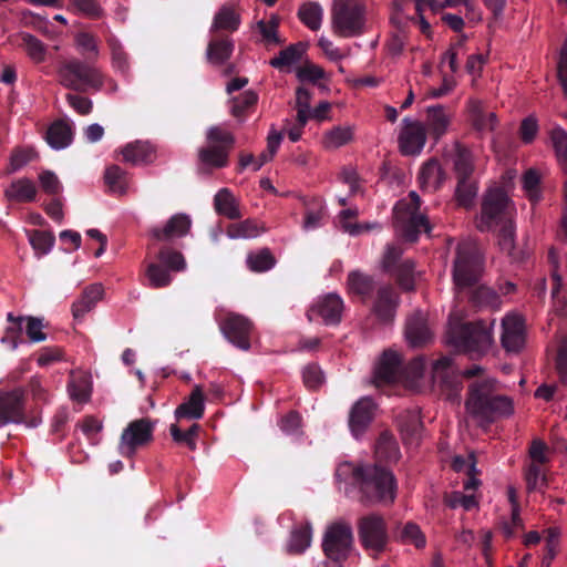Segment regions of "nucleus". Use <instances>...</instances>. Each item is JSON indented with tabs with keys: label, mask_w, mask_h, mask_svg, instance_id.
<instances>
[{
	"label": "nucleus",
	"mask_w": 567,
	"mask_h": 567,
	"mask_svg": "<svg viewBox=\"0 0 567 567\" xmlns=\"http://www.w3.org/2000/svg\"><path fill=\"white\" fill-rule=\"evenodd\" d=\"M336 477L358 489V499L364 506L391 504L395 498L396 481L393 473L379 463L355 465L341 463Z\"/></svg>",
	"instance_id": "nucleus-1"
},
{
	"label": "nucleus",
	"mask_w": 567,
	"mask_h": 567,
	"mask_svg": "<svg viewBox=\"0 0 567 567\" xmlns=\"http://www.w3.org/2000/svg\"><path fill=\"white\" fill-rule=\"evenodd\" d=\"M497 384L495 378L484 377L467 385L466 412L478 426L487 427L497 417L511 416L514 413L512 398L494 395Z\"/></svg>",
	"instance_id": "nucleus-2"
},
{
	"label": "nucleus",
	"mask_w": 567,
	"mask_h": 567,
	"mask_svg": "<svg viewBox=\"0 0 567 567\" xmlns=\"http://www.w3.org/2000/svg\"><path fill=\"white\" fill-rule=\"evenodd\" d=\"M443 343L450 349L449 354H441L432 363V378L440 382L449 400L458 402L461 375L454 357L461 353V310L457 306L451 310L443 336Z\"/></svg>",
	"instance_id": "nucleus-3"
},
{
	"label": "nucleus",
	"mask_w": 567,
	"mask_h": 567,
	"mask_svg": "<svg viewBox=\"0 0 567 567\" xmlns=\"http://www.w3.org/2000/svg\"><path fill=\"white\" fill-rule=\"evenodd\" d=\"M453 169L456 177L454 203L461 207V142L456 141L454 151L444 154L443 162L429 159L420 169L417 182L423 190H436L447 178V171Z\"/></svg>",
	"instance_id": "nucleus-4"
},
{
	"label": "nucleus",
	"mask_w": 567,
	"mask_h": 567,
	"mask_svg": "<svg viewBox=\"0 0 567 567\" xmlns=\"http://www.w3.org/2000/svg\"><path fill=\"white\" fill-rule=\"evenodd\" d=\"M426 369V360L423 355H419L411 360L403 368L400 355L392 350H385L374 369V383L377 386L393 384L402 378L420 379Z\"/></svg>",
	"instance_id": "nucleus-5"
},
{
	"label": "nucleus",
	"mask_w": 567,
	"mask_h": 567,
	"mask_svg": "<svg viewBox=\"0 0 567 567\" xmlns=\"http://www.w3.org/2000/svg\"><path fill=\"white\" fill-rule=\"evenodd\" d=\"M331 27L341 38L359 37L365 31V6L359 0H333Z\"/></svg>",
	"instance_id": "nucleus-6"
},
{
	"label": "nucleus",
	"mask_w": 567,
	"mask_h": 567,
	"mask_svg": "<svg viewBox=\"0 0 567 567\" xmlns=\"http://www.w3.org/2000/svg\"><path fill=\"white\" fill-rule=\"evenodd\" d=\"M206 141L207 145L198 150L199 162L209 167H226L236 142L234 134L221 126H212Z\"/></svg>",
	"instance_id": "nucleus-7"
},
{
	"label": "nucleus",
	"mask_w": 567,
	"mask_h": 567,
	"mask_svg": "<svg viewBox=\"0 0 567 567\" xmlns=\"http://www.w3.org/2000/svg\"><path fill=\"white\" fill-rule=\"evenodd\" d=\"M59 74L61 83L74 91L99 90L103 85V76L99 69L78 59L65 61L61 65Z\"/></svg>",
	"instance_id": "nucleus-8"
},
{
	"label": "nucleus",
	"mask_w": 567,
	"mask_h": 567,
	"mask_svg": "<svg viewBox=\"0 0 567 567\" xmlns=\"http://www.w3.org/2000/svg\"><path fill=\"white\" fill-rule=\"evenodd\" d=\"M157 262H150L145 269L148 287L153 289L165 288L171 285L173 271L184 270L186 262L184 256L167 246L162 247L156 255Z\"/></svg>",
	"instance_id": "nucleus-9"
},
{
	"label": "nucleus",
	"mask_w": 567,
	"mask_h": 567,
	"mask_svg": "<svg viewBox=\"0 0 567 567\" xmlns=\"http://www.w3.org/2000/svg\"><path fill=\"white\" fill-rule=\"evenodd\" d=\"M494 320L483 319L463 322V354L471 359H481L491 350Z\"/></svg>",
	"instance_id": "nucleus-10"
},
{
	"label": "nucleus",
	"mask_w": 567,
	"mask_h": 567,
	"mask_svg": "<svg viewBox=\"0 0 567 567\" xmlns=\"http://www.w3.org/2000/svg\"><path fill=\"white\" fill-rule=\"evenodd\" d=\"M25 390L21 386L11 391H0V426L13 423L37 427L41 423L38 416L25 414Z\"/></svg>",
	"instance_id": "nucleus-11"
},
{
	"label": "nucleus",
	"mask_w": 567,
	"mask_h": 567,
	"mask_svg": "<svg viewBox=\"0 0 567 567\" xmlns=\"http://www.w3.org/2000/svg\"><path fill=\"white\" fill-rule=\"evenodd\" d=\"M353 544V533L349 524L337 522L328 526L323 540L322 550L332 566L341 565L349 557Z\"/></svg>",
	"instance_id": "nucleus-12"
},
{
	"label": "nucleus",
	"mask_w": 567,
	"mask_h": 567,
	"mask_svg": "<svg viewBox=\"0 0 567 567\" xmlns=\"http://www.w3.org/2000/svg\"><path fill=\"white\" fill-rule=\"evenodd\" d=\"M358 536L365 550L375 558L384 551L389 543V534L384 518L378 514H369L358 522Z\"/></svg>",
	"instance_id": "nucleus-13"
},
{
	"label": "nucleus",
	"mask_w": 567,
	"mask_h": 567,
	"mask_svg": "<svg viewBox=\"0 0 567 567\" xmlns=\"http://www.w3.org/2000/svg\"><path fill=\"white\" fill-rule=\"evenodd\" d=\"M155 423L150 417L131 421L121 434L118 453L124 457L132 458L140 447L153 441Z\"/></svg>",
	"instance_id": "nucleus-14"
},
{
	"label": "nucleus",
	"mask_w": 567,
	"mask_h": 567,
	"mask_svg": "<svg viewBox=\"0 0 567 567\" xmlns=\"http://www.w3.org/2000/svg\"><path fill=\"white\" fill-rule=\"evenodd\" d=\"M511 199L503 188H489L483 197L481 215L475 219V226L480 231H488L494 223L504 221L503 214Z\"/></svg>",
	"instance_id": "nucleus-15"
},
{
	"label": "nucleus",
	"mask_w": 567,
	"mask_h": 567,
	"mask_svg": "<svg viewBox=\"0 0 567 567\" xmlns=\"http://www.w3.org/2000/svg\"><path fill=\"white\" fill-rule=\"evenodd\" d=\"M252 329V322L238 313H228L220 323V330L225 338L244 351L250 349Z\"/></svg>",
	"instance_id": "nucleus-16"
},
{
	"label": "nucleus",
	"mask_w": 567,
	"mask_h": 567,
	"mask_svg": "<svg viewBox=\"0 0 567 567\" xmlns=\"http://www.w3.org/2000/svg\"><path fill=\"white\" fill-rule=\"evenodd\" d=\"M485 271V254L475 239L463 244V287L477 284Z\"/></svg>",
	"instance_id": "nucleus-17"
},
{
	"label": "nucleus",
	"mask_w": 567,
	"mask_h": 567,
	"mask_svg": "<svg viewBox=\"0 0 567 567\" xmlns=\"http://www.w3.org/2000/svg\"><path fill=\"white\" fill-rule=\"evenodd\" d=\"M461 49V34H457L447 51L443 54L440 62V72L442 74V85L433 89L430 93L432 97H441L450 93L456 85L454 74L458 70V52Z\"/></svg>",
	"instance_id": "nucleus-18"
},
{
	"label": "nucleus",
	"mask_w": 567,
	"mask_h": 567,
	"mask_svg": "<svg viewBox=\"0 0 567 567\" xmlns=\"http://www.w3.org/2000/svg\"><path fill=\"white\" fill-rule=\"evenodd\" d=\"M399 148L404 156L419 155L426 142V128L423 123L412 121L409 117L402 120V128L399 134Z\"/></svg>",
	"instance_id": "nucleus-19"
},
{
	"label": "nucleus",
	"mask_w": 567,
	"mask_h": 567,
	"mask_svg": "<svg viewBox=\"0 0 567 567\" xmlns=\"http://www.w3.org/2000/svg\"><path fill=\"white\" fill-rule=\"evenodd\" d=\"M405 339L412 348H423L432 343L434 332L431 329L425 313L415 311L408 317L404 330Z\"/></svg>",
	"instance_id": "nucleus-20"
},
{
	"label": "nucleus",
	"mask_w": 567,
	"mask_h": 567,
	"mask_svg": "<svg viewBox=\"0 0 567 567\" xmlns=\"http://www.w3.org/2000/svg\"><path fill=\"white\" fill-rule=\"evenodd\" d=\"M502 346L507 352L519 353L526 343L525 320L522 316L509 315L502 321Z\"/></svg>",
	"instance_id": "nucleus-21"
},
{
	"label": "nucleus",
	"mask_w": 567,
	"mask_h": 567,
	"mask_svg": "<svg viewBox=\"0 0 567 567\" xmlns=\"http://www.w3.org/2000/svg\"><path fill=\"white\" fill-rule=\"evenodd\" d=\"M466 122L481 137L484 131L494 132L498 123L496 113L486 112L484 102L480 99H470L466 104Z\"/></svg>",
	"instance_id": "nucleus-22"
},
{
	"label": "nucleus",
	"mask_w": 567,
	"mask_h": 567,
	"mask_svg": "<svg viewBox=\"0 0 567 567\" xmlns=\"http://www.w3.org/2000/svg\"><path fill=\"white\" fill-rule=\"evenodd\" d=\"M399 305V293L391 285H383L377 290V296L372 303V312L380 322L391 323L394 320Z\"/></svg>",
	"instance_id": "nucleus-23"
},
{
	"label": "nucleus",
	"mask_w": 567,
	"mask_h": 567,
	"mask_svg": "<svg viewBox=\"0 0 567 567\" xmlns=\"http://www.w3.org/2000/svg\"><path fill=\"white\" fill-rule=\"evenodd\" d=\"M344 305L342 298L334 292L328 293L310 308L308 311L309 320L316 315L322 319L327 326H336L341 321Z\"/></svg>",
	"instance_id": "nucleus-24"
},
{
	"label": "nucleus",
	"mask_w": 567,
	"mask_h": 567,
	"mask_svg": "<svg viewBox=\"0 0 567 567\" xmlns=\"http://www.w3.org/2000/svg\"><path fill=\"white\" fill-rule=\"evenodd\" d=\"M375 404L370 398H361L350 410L349 429L355 439H360L374 417Z\"/></svg>",
	"instance_id": "nucleus-25"
},
{
	"label": "nucleus",
	"mask_w": 567,
	"mask_h": 567,
	"mask_svg": "<svg viewBox=\"0 0 567 567\" xmlns=\"http://www.w3.org/2000/svg\"><path fill=\"white\" fill-rule=\"evenodd\" d=\"M192 219L186 214L173 215L163 227L155 226L150 229V237L155 241H171L189 233Z\"/></svg>",
	"instance_id": "nucleus-26"
},
{
	"label": "nucleus",
	"mask_w": 567,
	"mask_h": 567,
	"mask_svg": "<svg viewBox=\"0 0 567 567\" xmlns=\"http://www.w3.org/2000/svg\"><path fill=\"white\" fill-rule=\"evenodd\" d=\"M347 289L350 295L359 297L362 302H367L375 289V282L372 276L361 270H352L348 274Z\"/></svg>",
	"instance_id": "nucleus-27"
},
{
	"label": "nucleus",
	"mask_w": 567,
	"mask_h": 567,
	"mask_svg": "<svg viewBox=\"0 0 567 567\" xmlns=\"http://www.w3.org/2000/svg\"><path fill=\"white\" fill-rule=\"evenodd\" d=\"M396 424L404 441L413 443L420 436L422 422L417 409H406L398 413Z\"/></svg>",
	"instance_id": "nucleus-28"
},
{
	"label": "nucleus",
	"mask_w": 567,
	"mask_h": 567,
	"mask_svg": "<svg viewBox=\"0 0 567 567\" xmlns=\"http://www.w3.org/2000/svg\"><path fill=\"white\" fill-rule=\"evenodd\" d=\"M405 217L398 216V227L402 237L410 243L416 241L422 231H429L430 225L427 217L423 214H404Z\"/></svg>",
	"instance_id": "nucleus-29"
},
{
	"label": "nucleus",
	"mask_w": 567,
	"mask_h": 567,
	"mask_svg": "<svg viewBox=\"0 0 567 567\" xmlns=\"http://www.w3.org/2000/svg\"><path fill=\"white\" fill-rule=\"evenodd\" d=\"M103 293L104 289L101 284H92L87 286L83 290L81 297L72 305V315L74 319H83V317L95 307L96 302L102 299Z\"/></svg>",
	"instance_id": "nucleus-30"
},
{
	"label": "nucleus",
	"mask_w": 567,
	"mask_h": 567,
	"mask_svg": "<svg viewBox=\"0 0 567 567\" xmlns=\"http://www.w3.org/2000/svg\"><path fill=\"white\" fill-rule=\"evenodd\" d=\"M235 44L227 35H214L207 45V60L212 64L221 65L228 61L234 52Z\"/></svg>",
	"instance_id": "nucleus-31"
},
{
	"label": "nucleus",
	"mask_w": 567,
	"mask_h": 567,
	"mask_svg": "<svg viewBox=\"0 0 567 567\" xmlns=\"http://www.w3.org/2000/svg\"><path fill=\"white\" fill-rule=\"evenodd\" d=\"M205 411L204 393L199 385H195L187 401L182 403L175 410V417L181 419H202Z\"/></svg>",
	"instance_id": "nucleus-32"
},
{
	"label": "nucleus",
	"mask_w": 567,
	"mask_h": 567,
	"mask_svg": "<svg viewBox=\"0 0 567 567\" xmlns=\"http://www.w3.org/2000/svg\"><path fill=\"white\" fill-rule=\"evenodd\" d=\"M498 245L503 251L507 252L513 261H522L525 258L524 250L516 248L515 227L513 220L509 218L504 219L498 231Z\"/></svg>",
	"instance_id": "nucleus-33"
},
{
	"label": "nucleus",
	"mask_w": 567,
	"mask_h": 567,
	"mask_svg": "<svg viewBox=\"0 0 567 567\" xmlns=\"http://www.w3.org/2000/svg\"><path fill=\"white\" fill-rule=\"evenodd\" d=\"M426 124L435 140L443 136L451 123V114L443 105L429 106L426 110Z\"/></svg>",
	"instance_id": "nucleus-34"
},
{
	"label": "nucleus",
	"mask_w": 567,
	"mask_h": 567,
	"mask_svg": "<svg viewBox=\"0 0 567 567\" xmlns=\"http://www.w3.org/2000/svg\"><path fill=\"white\" fill-rule=\"evenodd\" d=\"M401 290L409 292L415 290V264L412 259H404L399 266L389 271Z\"/></svg>",
	"instance_id": "nucleus-35"
},
{
	"label": "nucleus",
	"mask_w": 567,
	"mask_h": 567,
	"mask_svg": "<svg viewBox=\"0 0 567 567\" xmlns=\"http://www.w3.org/2000/svg\"><path fill=\"white\" fill-rule=\"evenodd\" d=\"M265 231L264 224L258 223L256 219L247 218L239 223L229 224L226 235L231 239H250L258 237Z\"/></svg>",
	"instance_id": "nucleus-36"
},
{
	"label": "nucleus",
	"mask_w": 567,
	"mask_h": 567,
	"mask_svg": "<svg viewBox=\"0 0 567 567\" xmlns=\"http://www.w3.org/2000/svg\"><path fill=\"white\" fill-rule=\"evenodd\" d=\"M45 140L54 150H62L72 142L71 126L63 121L53 122L47 130Z\"/></svg>",
	"instance_id": "nucleus-37"
},
{
	"label": "nucleus",
	"mask_w": 567,
	"mask_h": 567,
	"mask_svg": "<svg viewBox=\"0 0 567 567\" xmlns=\"http://www.w3.org/2000/svg\"><path fill=\"white\" fill-rule=\"evenodd\" d=\"M214 207L217 214L229 219L241 218L239 205L228 188H221L214 197Z\"/></svg>",
	"instance_id": "nucleus-38"
},
{
	"label": "nucleus",
	"mask_w": 567,
	"mask_h": 567,
	"mask_svg": "<svg viewBox=\"0 0 567 567\" xmlns=\"http://www.w3.org/2000/svg\"><path fill=\"white\" fill-rule=\"evenodd\" d=\"M375 455L379 462L392 463L400 458V449L395 437L382 432L375 443Z\"/></svg>",
	"instance_id": "nucleus-39"
},
{
	"label": "nucleus",
	"mask_w": 567,
	"mask_h": 567,
	"mask_svg": "<svg viewBox=\"0 0 567 567\" xmlns=\"http://www.w3.org/2000/svg\"><path fill=\"white\" fill-rule=\"evenodd\" d=\"M306 52V45L302 42L290 44L286 49L281 50L277 56L269 61V64L279 70L284 71L291 65L298 63Z\"/></svg>",
	"instance_id": "nucleus-40"
},
{
	"label": "nucleus",
	"mask_w": 567,
	"mask_h": 567,
	"mask_svg": "<svg viewBox=\"0 0 567 567\" xmlns=\"http://www.w3.org/2000/svg\"><path fill=\"white\" fill-rule=\"evenodd\" d=\"M6 195L10 200L29 203L34 200L37 187L31 179L24 177L12 182Z\"/></svg>",
	"instance_id": "nucleus-41"
},
{
	"label": "nucleus",
	"mask_w": 567,
	"mask_h": 567,
	"mask_svg": "<svg viewBox=\"0 0 567 567\" xmlns=\"http://www.w3.org/2000/svg\"><path fill=\"white\" fill-rule=\"evenodd\" d=\"M104 183L110 193L124 195L128 185V173L117 165H111L105 169Z\"/></svg>",
	"instance_id": "nucleus-42"
},
{
	"label": "nucleus",
	"mask_w": 567,
	"mask_h": 567,
	"mask_svg": "<svg viewBox=\"0 0 567 567\" xmlns=\"http://www.w3.org/2000/svg\"><path fill=\"white\" fill-rule=\"evenodd\" d=\"M467 300L475 309L483 307H497L499 303L498 295L485 285L472 288L467 292Z\"/></svg>",
	"instance_id": "nucleus-43"
},
{
	"label": "nucleus",
	"mask_w": 567,
	"mask_h": 567,
	"mask_svg": "<svg viewBox=\"0 0 567 567\" xmlns=\"http://www.w3.org/2000/svg\"><path fill=\"white\" fill-rule=\"evenodd\" d=\"M298 18L310 30L317 31L322 23L323 9L316 1L305 2L298 10Z\"/></svg>",
	"instance_id": "nucleus-44"
},
{
	"label": "nucleus",
	"mask_w": 567,
	"mask_h": 567,
	"mask_svg": "<svg viewBox=\"0 0 567 567\" xmlns=\"http://www.w3.org/2000/svg\"><path fill=\"white\" fill-rule=\"evenodd\" d=\"M240 17L230 7L224 6L219 9V11L215 14L210 32H217L219 30H225L229 32H234L239 28Z\"/></svg>",
	"instance_id": "nucleus-45"
},
{
	"label": "nucleus",
	"mask_w": 567,
	"mask_h": 567,
	"mask_svg": "<svg viewBox=\"0 0 567 567\" xmlns=\"http://www.w3.org/2000/svg\"><path fill=\"white\" fill-rule=\"evenodd\" d=\"M123 159L132 165L147 163L152 159L153 151L147 143L140 141L128 143L122 150Z\"/></svg>",
	"instance_id": "nucleus-46"
},
{
	"label": "nucleus",
	"mask_w": 567,
	"mask_h": 567,
	"mask_svg": "<svg viewBox=\"0 0 567 567\" xmlns=\"http://www.w3.org/2000/svg\"><path fill=\"white\" fill-rule=\"evenodd\" d=\"M354 127L353 126H334L326 132L323 136V144L327 148H339L353 141Z\"/></svg>",
	"instance_id": "nucleus-47"
},
{
	"label": "nucleus",
	"mask_w": 567,
	"mask_h": 567,
	"mask_svg": "<svg viewBox=\"0 0 567 567\" xmlns=\"http://www.w3.org/2000/svg\"><path fill=\"white\" fill-rule=\"evenodd\" d=\"M19 38L21 39L20 45L33 62L41 63L45 60L47 47L41 40L28 32H21Z\"/></svg>",
	"instance_id": "nucleus-48"
},
{
	"label": "nucleus",
	"mask_w": 567,
	"mask_h": 567,
	"mask_svg": "<svg viewBox=\"0 0 567 567\" xmlns=\"http://www.w3.org/2000/svg\"><path fill=\"white\" fill-rule=\"evenodd\" d=\"M310 543L311 527L308 524L301 525L291 532L288 551L291 554H301L310 546Z\"/></svg>",
	"instance_id": "nucleus-49"
},
{
	"label": "nucleus",
	"mask_w": 567,
	"mask_h": 567,
	"mask_svg": "<svg viewBox=\"0 0 567 567\" xmlns=\"http://www.w3.org/2000/svg\"><path fill=\"white\" fill-rule=\"evenodd\" d=\"M258 95L254 91H245L231 102L230 113L238 120H244L250 109L255 107Z\"/></svg>",
	"instance_id": "nucleus-50"
},
{
	"label": "nucleus",
	"mask_w": 567,
	"mask_h": 567,
	"mask_svg": "<svg viewBox=\"0 0 567 567\" xmlns=\"http://www.w3.org/2000/svg\"><path fill=\"white\" fill-rule=\"evenodd\" d=\"M276 264V259L268 248H262L257 252H251L247 257V265L251 271L264 272L270 270Z\"/></svg>",
	"instance_id": "nucleus-51"
},
{
	"label": "nucleus",
	"mask_w": 567,
	"mask_h": 567,
	"mask_svg": "<svg viewBox=\"0 0 567 567\" xmlns=\"http://www.w3.org/2000/svg\"><path fill=\"white\" fill-rule=\"evenodd\" d=\"M29 241L39 255H47L54 245L55 237L51 231L33 229L29 231Z\"/></svg>",
	"instance_id": "nucleus-52"
},
{
	"label": "nucleus",
	"mask_w": 567,
	"mask_h": 567,
	"mask_svg": "<svg viewBox=\"0 0 567 567\" xmlns=\"http://www.w3.org/2000/svg\"><path fill=\"white\" fill-rule=\"evenodd\" d=\"M200 426L193 424L187 431H182L177 424H172L169 427L171 435L176 443L185 444L190 451L196 450V439L198 436Z\"/></svg>",
	"instance_id": "nucleus-53"
},
{
	"label": "nucleus",
	"mask_w": 567,
	"mask_h": 567,
	"mask_svg": "<svg viewBox=\"0 0 567 567\" xmlns=\"http://www.w3.org/2000/svg\"><path fill=\"white\" fill-rule=\"evenodd\" d=\"M70 9L90 19L104 17V10L97 0H70Z\"/></svg>",
	"instance_id": "nucleus-54"
},
{
	"label": "nucleus",
	"mask_w": 567,
	"mask_h": 567,
	"mask_svg": "<svg viewBox=\"0 0 567 567\" xmlns=\"http://www.w3.org/2000/svg\"><path fill=\"white\" fill-rule=\"evenodd\" d=\"M68 392L72 400L86 403L91 398V384L84 377L74 378L68 384Z\"/></svg>",
	"instance_id": "nucleus-55"
},
{
	"label": "nucleus",
	"mask_w": 567,
	"mask_h": 567,
	"mask_svg": "<svg viewBox=\"0 0 567 567\" xmlns=\"http://www.w3.org/2000/svg\"><path fill=\"white\" fill-rule=\"evenodd\" d=\"M37 157V153L31 147H16L10 156V163L8 167L9 173L17 172L32 162Z\"/></svg>",
	"instance_id": "nucleus-56"
},
{
	"label": "nucleus",
	"mask_w": 567,
	"mask_h": 567,
	"mask_svg": "<svg viewBox=\"0 0 567 567\" xmlns=\"http://www.w3.org/2000/svg\"><path fill=\"white\" fill-rule=\"evenodd\" d=\"M465 463L467 481L463 483V491H476L482 485V481L478 478L481 471L476 468L477 458L474 451L468 453L466 461L463 460V465Z\"/></svg>",
	"instance_id": "nucleus-57"
},
{
	"label": "nucleus",
	"mask_w": 567,
	"mask_h": 567,
	"mask_svg": "<svg viewBox=\"0 0 567 567\" xmlns=\"http://www.w3.org/2000/svg\"><path fill=\"white\" fill-rule=\"evenodd\" d=\"M540 173L535 168L527 169L523 175V187L533 203L540 198Z\"/></svg>",
	"instance_id": "nucleus-58"
},
{
	"label": "nucleus",
	"mask_w": 567,
	"mask_h": 567,
	"mask_svg": "<svg viewBox=\"0 0 567 567\" xmlns=\"http://www.w3.org/2000/svg\"><path fill=\"white\" fill-rule=\"evenodd\" d=\"M310 101H311V92L305 86H299L296 90V109L298 120L301 124H307L308 120L311 116L310 113Z\"/></svg>",
	"instance_id": "nucleus-59"
},
{
	"label": "nucleus",
	"mask_w": 567,
	"mask_h": 567,
	"mask_svg": "<svg viewBox=\"0 0 567 567\" xmlns=\"http://www.w3.org/2000/svg\"><path fill=\"white\" fill-rule=\"evenodd\" d=\"M403 249L401 246L395 244H388L385 246L382 260H381V268L382 271L388 274L393 268L399 266L404 259H402Z\"/></svg>",
	"instance_id": "nucleus-60"
},
{
	"label": "nucleus",
	"mask_w": 567,
	"mask_h": 567,
	"mask_svg": "<svg viewBox=\"0 0 567 567\" xmlns=\"http://www.w3.org/2000/svg\"><path fill=\"white\" fill-rule=\"evenodd\" d=\"M296 76L300 82L317 84L326 78V72L321 66L307 62L297 69Z\"/></svg>",
	"instance_id": "nucleus-61"
},
{
	"label": "nucleus",
	"mask_w": 567,
	"mask_h": 567,
	"mask_svg": "<svg viewBox=\"0 0 567 567\" xmlns=\"http://www.w3.org/2000/svg\"><path fill=\"white\" fill-rule=\"evenodd\" d=\"M555 370L559 381L563 384H567V336H563L559 339L555 357Z\"/></svg>",
	"instance_id": "nucleus-62"
},
{
	"label": "nucleus",
	"mask_w": 567,
	"mask_h": 567,
	"mask_svg": "<svg viewBox=\"0 0 567 567\" xmlns=\"http://www.w3.org/2000/svg\"><path fill=\"white\" fill-rule=\"evenodd\" d=\"M399 538L404 544H413L416 548H423L425 546V536L421 532L420 527L414 523H406L401 530Z\"/></svg>",
	"instance_id": "nucleus-63"
},
{
	"label": "nucleus",
	"mask_w": 567,
	"mask_h": 567,
	"mask_svg": "<svg viewBox=\"0 0 567 567\" xmlns=\"http://www.w3.org/2000/svg\"><path fill=\"white\" fill-rule=\"evenodd\" d=\"M550 140L558 161L565 165L567 172V133L561 128H554Z\"/></svg>",
	"instance_id": "nucleus-64"
}]
</instances>
